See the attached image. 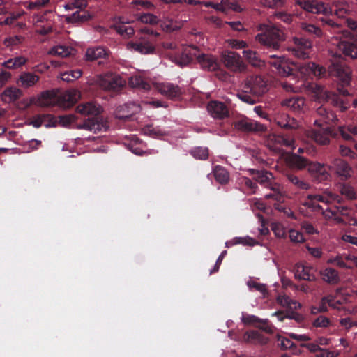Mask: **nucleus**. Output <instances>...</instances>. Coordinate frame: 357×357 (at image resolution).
I'll return each instance as SVG.
<instances>
[{"mask_svg": "<svg viewBox=\"0 0 357 357\" xmlns=\"http://www.w3.org/2000/svg\"><path fill=\"white\" fill-rule=\"evenodd\" d=\"M54 93L50 91L42 92L38 98V103L42 107H50L54 104Z\"/></svg>", "mask_w": 357, "mask_h": 357, "instance_id": "c9c22d12", "label": "nucleus"}, {"mask_svg": "<svg viewBox=\"0 0 357 357\" xmlns=\"http://www.w3.org/2000/svg\"><path fill=\"white\" fill-rule=\"evenodd\" d=\"M287 162L291 168L302 170L308 169V166L312 161L296 153H292L287 157Z\"/></svg>", "mask_w": 357, "mask_h": 357, "instance_id": "4be33fe9", "label": "nucleus"}, {"mask_svg": "<svg viewBox=\"0 0 357 357\" xmlns=\"http://www.w3.org/2000/svg\"><path fill=\"white\" fill-rule=\"evenodd\" d=\"M110 51L102 46L89 47L86 52V57L88 61H97L98 59H106L109 57Z\"/></svg>", "mask_w": 357, "mask_h": 357, "instance_id": "aec40b11", "label": "nucleus"}, {"mask_svg": "<svg viewBox=\"0 0 357 357\" xmlns=\"http://www.w3.org/2000/svg\"><path fill=\"white\" fill-rule=\"evenodd\" d=\"M321 279L329 284H337L340 281L339 273L331 267L325 268L319 271Z\"/></svg>", "mask_w": 357, "mask_h": 357, "instance_id": "b1692460", "label": "nucleus"}, {"mask_svg": "<svg viewBox=\"0 0 357 357\" xmlns=\"http://www.w3.org/2000/svg\"><path fill=\"white\" fill-rule=\"evenodd\" d=\"M74 49L69 46L57 45L51 50L50 53L61 57H66L71 55Z\"/></svg>", "mask_w": 357, "mask_h": 357, "instance_id": "a19ab883", "label": "nucleus"}, {"mask_svg": "<svg viewBox=\"0 0 357 357\" xmlns=\"http://www.w3.org/2000/svg\"><path fill=\"white\" fill-rule=\"evenodd\" d=\"M53 31V27L50 22L46 25H37L36 32L42 36H46Z\"/></svg>", "mask_w": 357, "mask_h": 357, "instance_id": "680f3d73", "label": "nucleus"}, {"mask_svg": "<svg viewBox=\"0 0 357 357\" xmlns=\"http://www.w3.org/2000/svg\"><path fill=\"white\" fill-rule=\"evenodd\" d=\"M261 4L270 8H277L283 6L286 0H261Z\"/></svg>", "mask_w": 357, "mask_h": 357, "instance_id": "603ef678", "label": "nucleus"}, {"mask_svg": "<svg viewBox=\"0 0 357 357\" xmlns=\"http://www.w3.org/2000/svg\"><path fill=\"white\" fill-rule=\"evenodd\" d=\"M342 33V37L338 43V49L346 56L351 59L357 57V36L351 33L347 30H342V26L339 31L336 32H331V33Z\"/></svg>", "mask_w": 357, "mask_h": 357, "instance_id": "0eeeda50", "label": "nucleus"}, {"mask_svg": "<svg viewBox=\"0 0 357 357\" xmlns=\"http://www.w3.org/2000/svg\"><path fill=\"white\" fill-rule=\"evenodd\" d=\"M260 319L259 317H257L255 315H251V314H243L241 320L243 324L246 325H253L256 327V325H257Z\"/></svg>", "mask_w": 357, "mask_h": 357, "instance_id": "5fc2aeb1", "label": "nucleus"}, {"mask_svg": "<svg viewBox=\"0 0 357 357\" xmlns=\"http://www.w3.org/2000/svg\"><path fill=\"white\" fill-rule=\"evenodd\" d=\"M301 30L309 36L314 38H320L323 36L322 30L317 26L307 22L301 24Z\"/></svg>", "mask_w": 357, "mask_h": 357, "instance_id": "f704fd0d", "label": "nucleus"}, {"mask_svg": "<svg viewBox=\"0 0 357 357\" xmlns=\"http://www.w3.org/2000/svg\"><path fill=\"white\" fill-rule=\"evenodd\" d=\"M339 152L342 156H347L351 158H355L356 155V153L353 150L344 145L340 146Z\"/></svg>", "mask_w": 357, "mask_h": 357, "instance_id": "69168bd1", "label": "nucleus"}, {"mask_svg": "<svg viewBox=\"0 0 357 357\" xmlns=\"http://www.w3.org/2000/svg\"><path fill=\"white\" fill-rule=\"evenodd\" d=\"M63 99L68 102V105H73L77 102L76 91H66L63 95Z\"/></svg>", "mask_w": 357, "mask_h": 357, "instance_id": "0e129e2a", "label": "nucleus"}, {"mask_svg": "<svg viewBox=\"0 0 357 357\" xmlns=\"http://www.w3.org/2000/svg\"><path fill=\"white\" fill-rule=\"evenodd\" d=\"M260 31L261 33L255 36L256 41L268 50H280L281 43L285 40V35L282 30L275 25L261 24Z\"/></svg>", "mask_w": 357, "mask_h": 357, "instance_id": "39448f33", "label": "nucleus"}, {"mask_svg": "<svg viewBox=\"0 0 357 357\" xmlns=\"http://www.w3.org/2000/svg\"><path fill=\"white\" fill-rule=\"evenodd\" d=\"M213 174L215 181L220 184H226L229 180V174L228 171L221 165L214 166L213 168Z\"/></svg>", "mask_w": 357, "mask_h": 357, "instance_id": "7c9ffc66", "label": "nucleus"}, {"mask_svg": "<svg viewBox=\"0 0 357 357\" xmlns=\"http://www.w3.org/2000/svg\"><path fill=\"white\" fill-rule=\"evenodd\" d=\"M289 238L294 243H303L305 241L303 234L293 229L289 230Z\"/></svg>", "mask_w": 357, "mask_h": 357, "instance_id": "bf43d9fd", "label": "nucleus"}, {"mask_svg": "<svg viewBox=\"0 0 357 357\" xmlns=\"http://www.w3.org/2000/svg\"><path fill=\"white\" fill-rule=\"evenodd\" d=\"M304 103V98L298 96H294L284 100L282 102V105L287 107L294 111H300L303 107Z\"/></svg>", "mask_w": 357, "mask_h": 357, "instance_id": "c756f323", "label": "nucleus"}, {"mask_svg": "<svg viewBox=\"0 0 357 357\" xmlns=\"http://www.w3.org/2000/svg\"><path fill=\"white\" fill-rule=\"evenodd\" d=\"M313 268L303 264H297L295 267V277L298 280L316 281L317 277L312 273Z\"/></svg>", "mask_w": 357, "mask_h": 357, "instance_id": "6ab92c4d", "label": "nucleus"}, {"mask_svg": "<svg viewBox=\"0 0 357 357\" xmlns=\"http://www.w3.org/2000/svg\"><path fill=\"white\" fill-rule=\"evenodd\" d=\"M207 110L212 117L218 119H223L229 116V109L222 102L211 100L208 103Z\"/></svg>", "mask_w": 357, "mask_h": 357, "instance_id": "4468645a", "label": "nucleus"}, {"mask_svg": "<svg viewBox=\"0 0 357 357\" xmlns=\"http://www.w3.org/2000/svg\"><path fill=\"white\" fill-rule=\"evenodd\" d=\"M278 344L280 349L282 350L291 349L294 351V349L296 347L295 344L289 339L278 336Z\"/></svg>", "mask_w": 357, "mask_h": 357, "instance_id": "09e8293b", "label": "nucleus"}, {"mask_svg": "<svg viewBox=\"0 0 357 357\" xmlns=\"http://www.w3.org/2000/svg\"><path fill=\"white\" fill-rule=\"evenodd\" d=\"M317 114L322 117V121L324 123L329 124L331 122H335L337 121L336 115L331 112L328 111L325 107H320L317 110Z\"/></svg>", "mask_w": 357, "mask_h": 357, "instance_id": "e433bc0d", "label": "nucleus"}, {"mask_svg": "<svg viewBox=\"0 0 357 357\" xmlns=\"http://www.w3.org/2000/svg\"><path fill=\"white\" fill-rule=\"evenodd\" d=\"M79 10L71 15L66 17V21L68 23H82L92 18V15L85 8H78Z\"/></svg>", "mask_w": 357, "mask_h": 357, "instance_id": "393cba45", "label": "nucleus"}, {"mask_svg": "<svg viewBox=\"0 0 357 357\" xmlns=\"http://www.w3.org/2000/svg\"><path fill=\"white\" fill-rule=\"evenodd\" d=\"M31 123L36 128H40L43 125L46 128H50L55 127L58 123V121L52 114H40L34 116Z\"/></svg>", "mask_w": 357, "mask_h": 357, "instance_id": "a211bd4d", "label": "nucleus"}, {"mask_svg": "<svg viewBox=\"0 0 357 357\" xmlns=\"http://www.w3.org/2000/svg\"><path fill=\"white\" fill-rule=\"evenodd\" d=\"M330 61L331 64L328 70L314 62H307L298 66L283 56L275 54L270 55L267 62L275 73L282 77H293L295 80L296 73H298L303 77L313 75L319 79L325 77L327 75L335 77L341 83V86L337 89L340 94L333 93L329 96V101L341 112H344L349 107V101L347 98L349 93L344 87L350 83L351 70L339 54L332 55Z\"/></svg>", "mask_w": 357, "mask_h": 357, "instance_id": "f257e3e1", "label": "nucleus"}, {"mask_svg": "<svg viewBox=\"0 0 357 357\" xmlns=\"http://www.w3.org/2000/svg\"><path fill=\"white\" fill-rule=\"evenodd\" d=\"M314 139L317 143L321 145L328 144L330 142L329 137L326 135L321 134L319 131H315L314 132Z\"/></svg>", "mask_w": 357, "mask_h": 357, "instance_id": "e2e57ef3", "label": "nucleus"}, {"mask_svg": "<svg viewBox=\"0 0 357 357\" xmlns=\"http://www.w3.org/2000/svg\"><path fill=\"white\" fill-rule=\"evenodd\" d=\"M24 38L22 36H14L12 37L7 38L4 40V45L6 47H12L23 43Z\"/></svg>", "mask_w": 357, "mask_h": 357, "instance_id": "864d4df0", "label": "nucleus"}, {"mask_svg": "<svg viewBox=\"0 0 357 357\" xmlns=\"http://www.w3.org/2000/svg\"><path fill=\"white\" fill-rule=\"evenodd\" d=\"M312 325L316 328H326L331 325V321L328 317L320 315L312 321Z\"/></svg>", "mask_w": 357, "mask_h": 357, "instance_id": "de8ad7c7", "label": "nucleus"}, {"mask_svg": "<svg viewBox=\"0 0 357 357\" xmlns=\"http://www.w3.org/2000/svg\"><path fill=\"white\" fill-rule=\"evenodd\" d=\"M303 205L307 208H310L313 212L321 211L323 213L322 206L313 199H308L307 198L306 200L303 202Z\"/></svg>", "mask_w": 357, "mask_h": 357, "instance_id": "3c124183", "label": "nucleus"}, {"mask_svg": "<svg viewBox=\"0 0 357 357\" xmlns=\"http://www.w3.org/2000/svg\"><path fill=\"white\" fill-rule=\"evenodd\" d=\"M256 327L266 333L272 334L274 332V327L268 319H260L259 323L256 325Z\"/></svg>", "mask_w": 357, "mask_h": 357, "instance_id": "8fccbe9b", "label": "nucleus"}, {"mask_svg": "<svg viewBox=\"0 0 357 357\" xmlns=\"http://www.w3.org/2000/svg\"><path fill=\"white\" fill-rule=\"evenodd\" d=\"M197 48L195 45L190 46V49L185 50L176 59V63L183 67L190 64L197 56Z\"/></svg>", "mask_w": 357, "mask_h": 357, "instance_id": "5701e85b", "label": "nucleus"}, {"mask_svg": "<svg viewBox=\"0 0 357 357\" xmlns=\"http://www.w3.org/2000/svg\"><path fill=\"white\" fill-rule=\"evenodd\" d=\"M141 111L140 105L130 102L119 106L115 113L117 119L124 121L132 120L135 114Z\"/></svg>", "mask_w": 357, "mask_h": 357, "instance_id": "9b49d317", "label": "nucleus"}, {"mask_svg": "<svg viewBox=\"0 0 357 357\" xmlns=\"http://www.w3.org/2000/svg\"><path fill=\"white\" fill-rule=\"evenodd\" d=\"M249 172L250 174L252 176L253 180L266 188H268L274 183V182L272 181L273 178V174L269 171L250 169Z\"/></svg>", "mask_w": 357, "mask_h": 357, "instance_id": "dca6fc26", "label": "nucleus"}, {"mask_svg": "<svg viewBox=\"0 0 357 357\" xmlns=\"http://www.w3.org/2000/svg\"><path fill=\"white\" fill-rule=\"evenodd\" d=\"M145 135L152 137H160L166 135L165 130L160 127H154L153 125H148L143 129Z\"/></svg>", "mask_w": 357, "mask_h": 357, "instance_id": "79ce46f5", "label": "nucleus"}, {"mask_svg": "<svg viewBox=\"0 0 357 357\" xmlns=\"http://www.w3.org/2000/svg\"><path fill=\"white\" fill-rule=\"evenodd\" d=\"M248 286L251 289H255V290L262 293L263 294H265L266 293V287L265 284H260L255 281H249L248 282Z\"/></svg>", "mask_w": 357, "mask_h": 357, "instance_id": "338daca9", "label": "nucleus"}, {"mask_svg": "<svg viewBox=\"0 0 357 357\" xmlns=\"http://www.w3.org/2000/svg\"><path fill=\"white\" fill-rule=\"evenodd\" d=\"M268 91L266 81L259 75L249 77L245 81L241 91L237 93V97L243 102L255 105Z\"/></svg>", "mask_w": 357, "mask_h": 357, "instance_id": "f03ea898", "label": "nucleus"}, {"mask_svg": "<svg viewBox=\"0 0 357 357\" xmlns=\"http://www.w3.org/2000/svg\"><path fill=\"white\" fill-rule=\"evenodd\" d=\"M111 29H114L119 35L123 37H130L135 33V31L132 26L126 24H119L111 26Z\"/></svg>", "mask_w": 357, "mask_h": 357, "instance_id": "4c0bfd02", "label": "nucleus"}, {"mask_svg": "<svg viewBox=\"0 0 357 357\" xmlns=\"http://www.w3.org/2000/svg\"><path fill=\"white\" fill-rule=\"evenodd\" d=\"M243 56L253 66L259 65L260 60L258 59L257 54L256 52L252 50H243Z\"/></svg>", "mask_w": 357, "mask_h": 357, "instance_id": "49530a36", "label": "nucleus"}, {"mask_svg": "<svg viewBox=\"0 0 357 357\" xmlns=\"http://www.w3.org/2000/svg\"><path fill=\"white\" fill-rule=\"evenodd\" d=\"M140 20L144 23L150 24H156L158 22L157 16L151 13L142 15L140 17Z\"/></svg>", "mask_w": 357, "mask_h": 357, "instance_id": "052dcab7", "label": "nucleus"}, {"mask_svg": "<svg viewBox=\"0 0 357 357\" xmlns=\"http://www.w3.org/2000/svg\"><path fill=\"white\" fill-rule=\"evenodd\" d=\"M244 338L250 342L260 344H265L268 342V338L257 331H247L244 335Z\"/></svg>", "mask_w": 357, "mask_h": 357, "instance_id": "473e14b6", "label": "nucleus"}, {"mask_svg": "<svg viewBox=\"0 0 357 357\" xmlns=\"http://www.w3.org/2000/svg\"><path fill=\"white\" fill-rule=\"evenodd\" d=\"M324 301H326L327 305L333 308H338L342 304L340 300H336V298L333 295H327L323 297Z\"/></svg>", "mask_w": 357, "mask_h": 357, "instance_id": "13d9d810", "label": "nucleus"}, {"mask_svg": "<svg viewBox=\"0 0 357 357\" xmlns=\"http://www.w3.org/2000/svg\"><path fill=\"white\" fill-rule=\"evenodd\" d=\"M130 45L133 50L143 54H151L155 51V47L153 45L149 40H146L132 43Z\"/></svg>", "mask_w": 357, "mask_h": 357, "instance_id": "cd10ccee", "label": "nucleus"}, {"mask_svg": "<svg viewBox=\"0 0 357 357\" xmlns=\"http://www.w3.org/2000/svg\"><path fill=\"white\" fill-rule=\"evenodd\" d=\"M22 91L15 86L7 87L1 94V100L6 103H10L17 100L22 96Z\"/></svg>", "mask_w": 357, "mask_h": 357, "instance_id": "bb28decb", "label": "nucleus"}, {"mask_svg": "<svg viewBox=\"0 0 357 357\" xmlns=\"http://www.w3.org/2000/svg\"><path fill=\"white\" fill-rule=\"evenodd\" d=\"M329 169L330 167H327L323 163L312 161L308 166L307 172L314 181L323 183L331 179Z\"/></svg>", "mask_w": 357, "mask_h": 357, "instance_id": "1a4fd4ad", "label": "nucleus"}, {"mask_svg": "<svg viewBox=\"0 0 357 357\" xmlns=\"http://www.w3.org/2000/svg\"><path fill=\"white\" fill-rule=\"evenodd\" d=\"M26 62V59L22 56H17L13 59H10L2 63V66L8 69L17 68Z\"/></svg>", "mask_w": 357, "mask_h": 357, "instance_id": "ea45409f", "label": "nucleus"}, {"mask_svg": "<svg viewBox=\"0 0 357 357\" xmlns=\"http://www.w3.org/2000/svg\"><path fill=\"white\" fill-rule=\"evenodd\" d=\"M50 3V0H36L28 3L26 8L29 10H39L46 6Z\"/></svg>", "mask_w": 357, "mask_h": 357, "instance_id": "6e6d98bb", "label": "nucleus"}, {"mask_svg": "<svg viewBox=\"0 0 357 357\" xmlns=\"http://www.w3.org/2000/svg\"><path fill=\"white\" fill-rule=\"evenodd\" d=\"M233 126L234 128L243 132H263L266 130V127L255 120L250 119L246 116H242L236 119Z\"/></svg>", "mask_w": 357, "mask_h": 357, "instance_id": "6e6552de", "label": "nucleus"}, {"mask_svg": "<svg viewBox=\"0 0 357 357\" xmlns=\"http://www.w3.org/2000/svg\"><path fill=\"white\" fill-rule=\"evenodd\" d=\"M40 79L38 75L30 72H22L17 80V84L23 88L34 86Z\"/></svg>", "mask_w": 357, "mask_h": 357, "instance_id": "a878e982", "label": "nucleus"}, {"mask_svg": "<svg viewBox=\"0 0 357 357\" xmlns=\"http://www.w3.org/2000/svg\"><path fill=\"white\" fill-rule=\"evenodd\" d=\"M154 88L159 93L170 99L178 98L181 94L180 87L169 82L155 83Z\"/></svg>", "mask_w": 357, "mask_h": 357, "instance_id": "ddd939ff", "label": "nucleus"}, {"mask_svg": "<svg viewBox=\"0 0 357 357\" xmlns=\"http://www.w3.org/2000/svg\"><path fill=\"white\" fill-rule=\"evenodd\" d=\"M222 59L225 66L232 71L241 70L243 68L241 57L235 52L224 53Z\"/></svg>", "mask_w": 357, "mask_h": 357, "instance_id": "2eb2a0df", "label": "nucleus"}, {"mask_svg": "<svg viewBox=\"0 0 357 357\" xmlns=\"http://www.w3.org/2000/svg\"><path fill=\"white\" fill-rule=\"evenodd\" d=\"M196 59L204 70L214 71L219 67L217 59L208 54H197Z\"/></svg>", "mask_w": 357, "mask_h": 357, "instance_id": "f3484780", "label": "nucleus"}, {"mask_svg": "<svg viewBox=\"0 0 357 357\" xmlns=\"http://www.w3.org/2000/svg\"><path fill=\"white\" fill-rule=\"evenodd\" d=\"M312 47L310 40L303 37H294L286 49L292 56L305 59L309 57Z\"/></svg>", "mask_w": 357, "mask_h": 357, "instance_id": "423d86ee", "label": "nucleus"}, {"mask_svg": "<svg viewBox=\"0 0 357 357\" xmlns=\"http://www.w3.org/2000/svg\"><path fill=\"white\" fill-rule=\"evenodd\" d=\"M287 178L289 181L294 184L296 188L301 190H308L310 188V185L302 180H300L298 177L293 174H287Z\"/></svg>", "mask_w": 357, "mask_h": 357, "instance_id": "37998d69", "label": "nucleus"}, {"mask_svg": "<svg viewBox=\"0 0 357 357\" xmlns=\"http://www.w3.org/2000/svg\"><path fill=\"white\" fill-rule=\"evenodd\" d=\"M99 85L101 88L107 91H117L123 86V80L116 75H105L99 79Z\"/></svg>", "mask_w": 357, "mask_h": 357, "instance_id": "f8f14e48", "label": "nucleus"}, {"mask_svg": "<svg viewBox=\"0 0 357 357\" xmlns=\"http://www.w3.org/2000/svg\"><path fill=\"white\" fill-rule=\"evenodd\" d=\"M340 192L341 195L345 196L348 199L353 200L356 198L354 189L351 185L344 183L340 184Z\"/></svg>", "mask_w": 357, "mask_h": 357, "instance_id": "c03bdc74", "label": "nucleus"}, {"mask_svg": "<svg viewBox=\"0 0 357 357\" xmlns=\"http://www.w3.org/2000/svg\"><path fill=\"white\" fill-rule=\"evenodd\" d=\"M243 8L235 0H222V12L228 14L230 11L241 13Z\"/></svg>", "mask_w": 357, "mask_h": 357, "instance_id": "2f4dec72", "label": "nucleus"}, {"mask_svg": "<svg viewBox=\"0 0 357 357\" xmlns=\"http://www.w3.org/2000/svg\"><path fill=\"white\" fill-rule=\"evenodd\" d=\"M341 181H346L352 176L353 169L347 162L340 158H336L330 167Z\"/></svg>", "mask_w": 357, "mask_h": 357, "instance_id": "9d476101", "label": "nucleus"}, {"mask_svg": "<svg viewBox=\"0 0 357 357\" xmlns=\"http://www.w3.org/2000/svg\"><path fill=\"white\" fill-rule=\"evenodd\" d=\"M272 231L278 238H284L285 231L280 224L275 223L272 225Z\"/></svg>", "mask_w": 357, "mask_h": 357, "instance_id": "774afa93", "label": "nucleus"}, {"mask_svg": "<svg viewBox=\"0 0 357 357\" xmlns=\"http://www.w3.org/2000/svg\"><path fill=\"white\" fill-rule=\"evenodd\" d=\"M295 3L306 12L313 14H324V16L321 17L319 20L322 22V25L326 31L330 32L339 31L340 24L327 16L331 12V9L327 8L323 2L317 0H296Z\"/></svg>", "mask_w": 357, "mask_h": 357, "instance_id": "20e7f679", "label": "nucleus"}, {"mask_svg": "<svg viewBox=\"0 0 357 357\" xmlns=\"http://www.w3.org/2000/svg\"><path fill=\"white\" fill-rule=\"evenodd\" d=\"M292 132H289L287 135L282 134L278 135L275 137V150L280 152V147H278L277 145H280L282 146H285L288 148H292L294 149V139L293 137V135L291 134Z\"/></svg>", "mask_w": 357, "mask_h": 357, "instance_id": "c85d7f7f", "label": "nucleus"}, {"mask_svg": "<svg viewBox=\"0 0 357 357\" xmlns=\"http://www.w3.org/2000/svg\"><path fill=\"white\" fill-rule=\"evenodd\" d=\"M326 191H324V195H319V194H310L307 196V198L308 199H313L314 201L317 202H322L325 204H329L330 203V199L329 197L325 193Z\"/></svg>", "mask_w": 357, "mask_h": 357, "instance_id": "4d7b16f0", "label": "nucleus"}, {"mask_svg": "<svg viewBox=\"0 0 357 357\" xmlns=\"http://www.w3.org/2000/svg\"><path fill=\"white\" fill-rule=\"evenodd\" d=\"M130 86L144 91H149L151 88V84L141 76L132 77L129 82Z\"/></svg>", "mask_w": 357, "mask_h": 357, "instance_id": "72a5a7b5", "label": "nucleus"}, {"mask_svg": "<svg viewBox=\"0 0 357 357\" xmlns=\"http://www.w3.org/2000/svg\"><path fill=\"white\" fill-rule=\"evenodd\" d=\"M76 111L82 114L92 116L84 120L82 124L79 125L78 128L93 131L95 133L107 130V122L100 116L102 108L99 105L93 102H86L79 105Z\"/></svg>", "mask_w": 357, "mask_h": 357, "instance_id": "7ed1b4c3", "label": "nucleus"}, {"mask_svg": "<svg viewBox=\"0 0 357 357\" xmlns=\"http://www.w3.org/2000/svg\"><path fill=\"white\" fill-rule=\"evenodd\" d=\"M190 154L196 159L206 160L208 157V149L206 147H196L190 151Z\"/></svg>", "mask_w": 357, "mask_h": 357, "instance_id": "a18cd8bd", "label": "nucleus"}, {"mask_svg": "<svg viewBox=\"0 0 357 357\" xmlns=\"http://www.w3.org/2000/svg\"><path fill=\"white\" fill-rule=\"evenodd\" d=\"M268 188H270L273 192L267 194L265 197L266 199H273L278 202H282L283 200L284 196L280 191V185L278 183L274 182V183L270 185Z\"/></svg>", "mask_w": 357, "mask_h": 357, "instance_id": "58836bf2", "label": "nucleus"}, {"mask_svg": "<svg viewBox=\"0 0 357 357\" xmlns=\"http://www.w3.org/2000/svg\"><path fill=\"white\" fill-rule=\"evenodd\" d=\"M276 123L281 128L292 132L296 130L299 125L298 121L288 114H283L276 119Z\"/></svg>", "mask_w": 357, "mask_h": 357, "instance_id": "412c9836", "label": "nucleus"}]
</instances>
